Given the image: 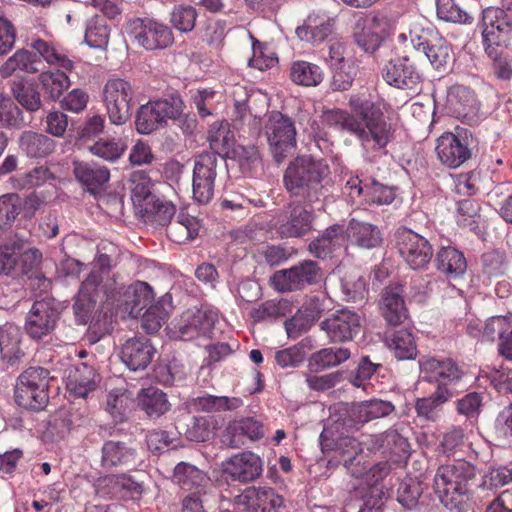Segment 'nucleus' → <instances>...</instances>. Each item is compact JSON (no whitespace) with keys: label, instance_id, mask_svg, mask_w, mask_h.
Returning <instances> with one entry per match:
<instances>
[{"label":"nucleus","instance_id":"22","mask_svg":"<svg viewBox=\"0 0 512 512\" xmlns=\"http://www.w3.org/2000/svg\"><path fill=\"white\" fill-rule=\"evenodd\" d=\"M348 104L355 116L365 122L366 128L370 130V135H373L379 142L391 140V125L379 109H375L373 104L359 95H351Z\"/></svg>","mask_w":512,"mask_h":512},{"label":"nucleus","instance_id":"54","mask_svg":"<svg viewBox=\"0 0 512 512\" xmlns=\"http://www.w3.org/2000/svg\"><path fill=\"white\" fill-rule=\"evenodd\" d=\"M105 481L113 496L136 498L143 492V484L126 474L112 475L107 477Z\"/></svg>","mask_w":512,"mask_h":512},{"label":"nucleus","instance_id":"39","mask_svg":"<svg viewBox=\"0 0 512 512\" xmlns=\"http://www.w3.org/2000/svg\"><path fill=\"white\" fill-rule=\"evenodd\" d=\"M96 372L93 367L81 363L70 371L67 388L78 397L85 398L96 388Z\"/></svg>","mask_w":512,"mask_h":512},{"label":"nucleus","instance_id":"20","mask_svg":"<svg viewBox=\"0 0 512 512\" xmlns=\"http://www.w3.org/2000/svg\"><path fill=\"white\" fill-rule=\"evenodd\" d=\"M360 316L348 309L337 310L319 324L332 343L352 340L360 331Z\"/></svg>","mask_w":512,"mask_h":512},{"label":"nucleus","instance_id":"32","mask_svg":"<svg viewBox=\"0 0 512 512\" xmlns=\"http://www.w3.org/2000/svg\"><path fill=\"white\" fill-rule=\"evenodd\" d=\"M21 343L20 327L12 323H6L0 327V355L9 365L16 364L24 356Z\"/></svg>","mask_w":512,"mask_h":512},{"label":"nucleus","instance_id":"29","mask_svg":"<svg viewBox=\"0 0 512 512\" xmlns=\"http://www.w3.org/2000/svg\"><path fill=\"white\" fill-rule=\"evenodd\" d=\"M72 165L75 178L92 194L97 193L110 179L109 169L98 163L74 160Z\"/></svg>","mask_w":512,"mask_h":512},{"label":"nucleus","instance_id":"51","mask_svg":"<svg viewBox=\"0 0 512 512\" xmlns=\"http://www.w3.org/2000/svg\"><path fill=\"white\" fill-rule=\"evenodd\" d=\"M175 481L186 490L192 488H204L210 479L200 469L188 463H179L174 468Z\"/></svg>","mask_w":512,"mask_h":512},{"label":"nucleus","instance_id":"35","mask_svg":"<svg viewBox=\"0 0 512 512\" xmlns=\"http://www.w3.org/2000/svg\"><path fill=\"white\" fill-rule=\"evenodd\" d=\"M346 232L355 245L364 249L376 248L383 240L378 226L354 218L349 221Z\"/></svg>","mask_w":512,"mask_h":512},{"label":"nucleus","instance_id":"33","mask_svg":"<svg viewBox=\"0 0 512 512\" xmlns=\"http://www.w3.org/2000/svg\"><path fill=\"white\" fill-rule=\"evenodd\" d=\"M41 60L27 49H18L0 66V76L4 79L15 73L35 74L40 71Z\"/></svg>","mask_w":512,"mask_h":512},{"label":"nucleus","instance_id":"8","mask_svg":"<svg viewBox=\"0 0 512 512\" xmlns=\"http://www.w3.org/2000/svg\"><path fill=\"white\" fill-rule=\"evenodd\" d=\"M270 149L277 162L282 161L296 145V129L293 121L281 112L269 114L264 126Z\"/></svg>","mask_w":512,"mask_h":512},{"label":"nucleus","instance_id":"27","mask_svg":"<svg viewBox=\"0 0 512 512\" xmlns=\"http://www.w3.org/2000/svg\"><path fill=\"white\" fill-rule=\"evenodd\" d=\"M224 471L233 480L249 482L262 473V461L252 452H242L232 456L225 464Z\"/></svg>","mask_w":512,"mask_h":512},{"label":"nucleus","instance_id":"15","mask_svg":"<svg viewBox=\"0 0 512 512\" xmlns=\"http://www.w3.org/2000/svg\"><path fill=\"white\" fill-rule=\"evenodd\" d=\"M313 207L293 199L288 205L289 212L279 215L275 223L280 236L298 238L306 235L312 229L315 219Z\"/></svg>","mask_w":512,"mask_h":512},{"label":"nucleus","instance_id":"61","mask_svg":"<svg viewBox=\"0 0 512 512\" xmlns=\"http://www.w3.org/2000/svg\"><path fill=\"white\" fill-rule=\"evenodd\" d=\"M130 402V398L123 390L115 389L107 395L106 409L115 421L122 422L125 419Z\"/></svg>","mask_w":512,"mask_h":512},{"label":"nucleus","instance_id":"58","mask_svg":"<svg viewBox=\"0 0 512 512\" xmlns=\"http://www.w3.org/2000/svg\"><path fill=\"white\" fill-rule=\"evenodd\" d=\"M22 123L21 109L9 96L0 93V126L19 127Z\"/></svg>","mask_w":512,"mask_h":512},{"label":"nucleus","instance_id":"23","mask_svg":"<svg viewBox=\"0 0 512 512\" xmlns=\"http://www.w3.org/2000/svg\"><path fill=\"white\" fill-rule=\"evenodd\" d=\"M236 500L248 512H278L284 506L283 497L270 487L246 488Z\"/></svg>","mask_w":512,"mask_h":512},{"label":"nucleus","instance_id":"59","mask_svg":"<svg viewBox=\"0 0 512 512\" xmlns=\"http://www.w3.org/2000/svg\"><path fill=\"white\" fill-rule=\"evenodd\" d=\"M512 482V469L507 466L490 468L477 486L479 490H492Z\"/></svg>","mask_w":512,"mask_h":512},{"label":"nucleus","instance_id":"37","mask_svg":"<svg viewBox=\"0 0 512 512\" xmlns=\"http://www.w3.org/2000/svg\"><path fill=\"white\" fill-rule=\"evenodd\" d=\"M19 148L29 158H45L53 153V139L39 132L24 131L19 137Z\"/></svg>","mask_w":512,"mask_h":512},{"label":"nucleus","instance_id":"44","mask_svg":"<svg viewBox=\"0 0 512 512\" xmlns=\"http://www.w3.org/2000/svg\"><path fill=\"white\" fill-rule=\"evenodd\" d=\"M199 221L190 215L180 213L167 227V236L175 243L183 244L193 240L199 232Z\"/></svg>","mask_w":512,"mask_h":512},{"label":"nucleus","instance_id":"2","mask_svg":"<svg viewBox=\"0 0 512 512\" xmlns=\"http://www.w3.org/2000/svg\"><path fill=\"white\" fill-rule=\"evenodd\" d=\"M329 174L330 169L324 159L300 156L286 168L283 182L292 199L305 205H315L325 197L324 182Z\"/></svg>","mask_w":512,"mask_h":512},{"label":"nucleus","instance_id":"10","mask_svg":"<svg viewBox=\"0 0 512 512\" xmlns=\"http://www.w3.org/2000/svg\"><path fill=\"white\" fill-rule=\"evenodd\" d=\"M320 276L321 270L315 261L303 260L289 269L276 271L271 283L279 292H292L317 283Z\"/></svg>","mask_w":512,"mask_h":512},{"label":"nucleus","instance_id":"31","mask_svg":"<svg viewBox=\"0 0 512 512\" xmlns=\"http://www.w3.org/2000/svg\"><path fill=\"white\" fill-rule=\"evenodd\" d=\"M380 310L389 325L396 326L404 322L408 310L400 287H387L383 290Z\"/></svg>","mask_w":512,"mask_h":512},{"label":"nucleus","instance_id":"43","mask_svg":"<svg viewBox=\"0 0 512 512\" xmlns=\"http://www.w3.org/2000/svg\"><path fill=\"white\" fill-rule=\"evenodd\" d=\"M38 82L44 94L52 101L58 100L70 87L69 77L59 69L42 71L38 76Z\"/></svg>","mask_w":512,"mask_h":512},{"label":"nucleus","instance_id":"48","mask_svg":"<svg viewBox=\"0 0 512 512\" xmlns=\"http://www.w3.org/2000/svg\"><path fill=\"white\" fill-rule=\"evenodd\" d=\"M448 103L453 113L458 117H466L476 109L477 101L473 91L462 85L451 88L448 94Z\"/></svg>","mask_w":512,"mask_h":512},{"label":"nucleus","instance_id":"4","mask_svg":"<svg viewBox=\"0 0 512 512\" xmlns=\"http://www.w3.org/2000/svg\"><path fill=\"white\" fill-rule=\"evenodd\" d=\"M482 21L485 51L491 59H497L498 48L507 47L512 35V2L485 9Z\"/></svg>","mask_w":512,"mask_h":512},{"label":"nucleus","instance_id":"40","mask_svg":"<svg viewBox=\"0 0 512 512\" xmlns=\"http://www.w3.org/2000/svg\"><path fill=\"white\" fill-rule=\"evenodd\" d=\"M10 91L17 103L27 112H37L43 106L41 94L37 87L28 83L24 78L14 80L11 83Z\"/></svg>","mask_w":512,"mask_h":512},{"label":"nucleus","instance_id":"64","mask_svg":"<svg viewBox=\"0 0 512 512\" xmlns=\"http://www.w3.org/2000/svg\"><path fill=\"white\" fill-rule=\"evenodd\" d=\"M422 488L419 482L409 480L400 483L397 490V500L406 509L412 510L419 505Z\"/></svg>","mask_w":512,"mask_h":512},{"label":"nucleus","instance_id":"9","mask_svg":"<svg viewBox=\"0 0 512 512\" xmlns=\"http://www.w3.org/2000/svg\"><path fill=\"white\" fill-rule=\"evenodd\" d=\"M128 34L132 40L146 50L163 49L173 41L171 29L149 18H135L128 23Z\"/></svg>","mask_w":512,"mask_h":512},{"label":"nucleus","instance_id":"25","mask_svg":"<svg viewBox=\"0 0 512 512\" xmlns=\"http://www.w3.org/2000/svg\"><path fill=\"white\" fill-rule=\"evenodd\" d=\"M155 348L146 337L129 338L122 345L120 358L132 371L144 370L151 363Z\"/></svg>","mask_w":512,"mask_h":512},{"label":"nucleus","instance_id":"12","mask_svg":"<svg viewBox=\"0 0 512 512\" xmlns=\"http://www.w3.org/2000/svg\"><path fill=\"white\" fill-rule=\"evenodd\" d=\"M60 318L55 300L45 297L36 300L25 320V331L34 340H41L51 334Z\"/></svg>","mask_w":512,"mask_h":512},{"label":"nucleus","instance_id":"45","mask_svg":"<svg viewBox=\"0 0 512 512\" xmlns=\"http://www.w3.org/2000/svg\"><path fill=\"white\" fill-rule=\"evenodd\" d=\"M42 262V253L37 248H28L23 252L19 251V274L35 276L39 287L47 291L51 286V281L45 276H38L40 265Z\"/></svg>","mask_w":512,"mask_h":512},{"label":"nucleus","instance_id":"63","mask_svg":"<svg viewBox=\"0 0 512 512\" xmlns=\"http://www.w3.org/2000/svg\"><path fill=\"white\" fill-rule=\"evenodd\" d=\"M21 214L20 196L8 193L0 197V227L11 225Z\"/></svg>","mask_w":512,"mask_h":512},{"label":"nucleus","instance_id":"52","mask_svg":"<svg viewBox=\"0 0 512 512\" xmlns=\"http://www.w3.org/2000/svg\"><path fill=\"white\" fill-rule=\"evenodd\" d=\"M387 345L399 360H411L417 355V348L413 335L407 330H398L390 337L387 336Z\"/></svg>","mask_w":512,"mask_h":512},{"label":"nucleus","instance_id":"17","mask_svg":"<svg viewBox=\"0 0 512 512\" xmlns=\"http://www.w3.org/2000/svg\"><path fill=\"white\" fill-rule=\"evenodd\" d=\"M216 320L217 314L213 311L189 309L172 322L171 334L185 341L207 336L212 332Z\"/></svg>","mask_w":512,"mask_h":512},{"label":"nucleus","instance_id":"3","mask_svg":"<svg viewBox=\"0 0 512 512\" xmlns=\"http://www.w3.org/2000/svg\"><path fill=\"white\" fill-rule=\"evenodd\" d=\"M475 476L476 469L471 463L456 460L438 467L433 488L446 507H457L462 497L472 492Z\"/></svg>","mask_w":512,"mask_h":512},{"label":"nucleus","instance_id":"11","mask_svg":"<svg viewBox=\"0 0 512 512\" xmlns=\"http://www.w3.org/2000/svg\"><path fill=\"white\" fill-rule=\"evenodd\" d=\"M323 118L330 127L354 135L364 148L381 150L390 142V140L379 142L373 135H370V130L366 128L364 121L346 110L338 108L327 110L324 112Z\"/></svg>","mask_w":512,"mask_h":512},{"label":"nucleus","instance_id":"38","mask_svg":"<svg viewBox=\"0 0 512 512\" xmlns=\"http://www.w3.org/2000/svg\"><path fill=\"white\" fill-rule=\"evenodd\" d=\"M137 402L149 418H159L168 412L171 406L167 395L155 387L140 390L137 395Z\"/></svg>","mask_w":512,"mask_h":512},{"label":"nucleus","instance_id":"47","mask_svg":"<svg viewBox=\"0 0 512 512\" xmlns=\"http://www.w3.org/2000/svg\"><path fill=\"white\" fill-rule=\"evenodd\" d=\"M290 78L297 85L311 87L319 85L324 78V74L318 65L299 60L292 63Z\"/></svg>","mask_w":512,"mask_h":512},{"label":"nucleus","instance_id":"1","mask_svg":"<svg viewBox=\"0 0 512 512\" xmlns=\"http://www.w3.org/2000/svg\"><path fill=\"white\" fill-rule=\"evenodd\" d=\"M422 379L427 383L436 384L435 391L427 396L417 398L415 411L423 421L435 422L445 403L450 401L463 388V371L450 358L424 356L419 360Z\"/></svg>","mask_w":512,"mask_h":512},{"label":"nucleus","instance_id":"14","mask_svg":"<svg viewBox=\"0 0 512 512\" xmlns=\"http://www.w3.org/2000/svg\"><path fill=\"white\" fill-rule=\"evenodd\" d=\"M218 163L215 153H202L195 159L192 192L194 200L200 204L209 203L214 196Z\"/></svg>","mask_w":512,"mask_h":512},{"label":"nucleus","instance_id":"5","mask_svg":"<svg viewBox=\"0 0 512 512\" xmlns=\"http://www.w3.org/2000/svg\"><path fill=\"white\" fill-rule=\"evenodd\" d=\"M50 373L43 367H29L23 371L15 386V401L26 409L41 410L48 401Z\"/></svg>","mask_w":512,"mask_h":512},{"label":"nucleus","instance_id":"41","mask_svg":"<svg viewBox=\"0 0 512 512\" xmlns=\"http://www.w3.org/2000/svg\"><path fill=\"white\" fill-rule=\"evenodd\" d=\"M437 269L449 279L462 276L467 269V262L462 252L452 247H442L436 257Z\"/></svg>","mask_w":512,"mask_h":512},{"label":"nucleus","instance_id":"16","mask_svg":"<svg viewBox=\"0 0 512 512\" xmlns=\"http://www.w3.org/2000/svg\"><path fill=\"white\" fill-rule=\"evenodd\" d=\"M396 246L401 257L412 269L426 267L433 256L428 240L407 228L397 231Z\"/></svg>","mask_w":512,"mask_h":512},{"label":"nucleus","instance_id":"50","mask_svg":"<svg viewBox=\"0 0 512 512\" xmlns=\"http://www.w3.org/2000/svg\"><path fill=\"white\" fill-rule=\"evenodd\" d=\"M30 47L40 60L43 59L49 65H58L66 70H72L74 67L73 61L61 53L51 42L36 38L31 41Z\"/></svg>","mask_w":512,"mask_h":512},{"label":"nucleus","instance_id":"62","mask_svg":"<svg viewBox=\"0 0 512 512\" xmlns=\"http://www.w3.org/2000/svg\"><path fill=\"white\" fill-rule=\"evenodd\" d=\"M166 297H163L156 305H150L143 315L142 326L150 333L157 332L167 320L168 312L164 308Z\"/></svg>","mask_w":512,"mask_h":512},{"label":"nucleus","instance_id":"53","mask_svg":"<svg viewBox=\"0 0 512 512\" xmlns=\"http://www.w3.org/2000/svg\"><path fill=\"white\" fill-rule=\"evenodd\" d=\"M208 141L212 151L223 161L222 155L226 154L233 143V136L226 121L213 123L208 131Z\"/></svg>","mask_w":512,"mask_h":512},{"label":"nucleus","instance_id":"28","mask_svg":"<svg viewBox=\"0 0 512 512\" xmlns=\"http://www.w3.org/2000/svg\"><path fill=\"white\" fill-rule=\"evenodd\" d=\"M394 409L395 407L390 401L375 398L352 403L347 409V416L354 425H363L369 421L390 415Z\"/></svg>","mask_w":512,"mask_h":512},{"label":"nucleus","instance_id":"57","mask_svg":"<svg viewBox=\"0 0 512 512\" xmlns=\"http://www.w3.org/2000/svg\"><path fill=\"white\" fill-rule=\"evenodd\" d=\"M197 16L194 7L179 5L172 10L170 23L180 32L187 33L194 29Z\"/></svg>","mask_w":512,"mask_h":512},{"label":"nucleus","instance_id":"46","mask_svg":"<svg viewBox=\"0 0 512 512\" xmlns=\"http://www.w3.org/2000/svg\"><path fill=\"white\" fill-rule=\"evenodd\" d=\"M130 181L132 183L131 198L136 206L143 209L146 204L153 202L157 198L153 191L154 183H152L145 171L133 172L130 176Z\"/></svg>","mask_w":512,"mask_h":512},{"label":"nucleus","instance_id":"60","mask_svg":"<svg viewBox=\"0 0 512 512\" xmlns=\"http://www.w3.org/2000/svg\"><path fill=\"white\" fill-rule=\"evenodd\" d=\"M287 306V301L269 300L254 308L250 315L256 322L272 321L284 316Z\"/></svg>","mask_w":512,"mask_h":512},{"label":"nucleus","instance_id":"7","mask_svg":"<svg viewBox=\"0 0 512 512\" xmlns=\"http://www.w3.org/2000/svg\"><path fill=\"white\" fill-rule=\"evenodd\" d=\"M134 89L121 78L110 79L103 89V100L109 120L114 125H123L131 117Z\"/></svg>","mask_w":512,"mask_h":512},{"label":"nucleus","instance_id":"56","mask_svg":"<svg viewBox=\"0 0 512 512\" xmlns=\"http://www.w3.org/2000/svg\"><path fill=\"white\" fill-rule=\"evenodd\" d=\"M54 176L46 166H37L23 174L12 177L13 186L17 189H31L46 183Z\"/></svg>","mask_w":512,"mask_h":512},{"label":"nucleus","instance_id":"30","mask_svg":"<svg viewBox=\"0 0 512 512\" xmlns=\"http://www.w3.org/2000/svg\"><path fill=\"white\" fill-rule=\"evenodd\" d=\"M320 445L323 451H335L339 461L350 469L362 452L360 443L353 437L342 436L336 440L330 438L324 430L320 435Z\"/></svg>","mask_w":512,"mask_h":512},{"label":"nucleus","instance_id":"6","mask_svg":"<svg viewBox=\"0 0 512 512\" xmlns=\"http://www.w3.org/2000/svg\"><path fill=\"white\" fill-rule=\"evenodd\" d=\"M183 112V101L177 95L150 101L137 111L135 126L138 133L148 135L158 130L167 119H177Z\"/></svg>","mask_w":512,"mask_h":512},{"label":"nucleus","instance_id":"26","mask_svg":"<svg viewBox=\"0 0 512 512\" xmlns=\"http://www.w3.org/2000/svg\"><path fill=\"white\" fill-rule=\"evenodd\" d=\"M102 282L101 274L93 270L82 282L79 292L75 298L73 309L78 322L87 323L97 302L98 287Z\"/></svg>","mask_w":512,"mask_h":512},{"label":"nucleus","instance_id":"21","mask_svg":"<svg viewBox=\"0 0 512 512\" xmlns=\"http://www.w3.org/2000/svg\"><path fill=\"white\" fill-rule=\"evenodd\" d=\"M141 463L132 445L125 441L107 440L101 448L100 466L103 470L134 469Z\"/></svg>","mask_w":512,"mask_h":512},{"label":"nucleus","instance_id":"42","mask_svg":"<svg viewBox=\"0 0 512 512\" xmlns=\"http://www.w3.org/2000/svg\"><path fill=\"white\" fill-rule=\"evenodd\" d=\"M343 225L333 224L327 227L309 244V251L318 258H324L338 247L344 239Z\"/></svg>","mask_w":512,"mask_h":512},{"label":"nucleus","instance_id":"34","mask_svg":"<svg viewBox=\"0 0 512 512\" xmlns=\"http://www.w3.org/2000/svg\"><path fill=\"white\" fill-rule=\"evenodd\" d=\"M154 299L152 288L146 282H136L130 285L123 294L124 311L133 318L149 307Z\"/></svg>","mask_w":512,"mask_h":512},{"label":"nucleus","instance_id":"19","mask_svg":"<svg viewBox=\"0 0 512 512\" xmlns=\"http://www.w3.org/2000/svg\"><path fill=\"white\" fill-rule=\"evenodd\" d=\"M409 37L410 45L416 52L423 53L434 69L444 71L453 63L451 45L443 37L436 34L427 38L412 31Z\"/></svg>","mask_w":512,"mask_h":512},{"label":"nucleus","instance_id":"13","mask_svg":"<svg viewBox=\"0 0 512 512\" xmlns=\"http://www.w3.org/2000/svg\"><path fill=\"white\" fill-rule=\"evenodd\" d=\"M472 136L466 130L447 132L437 139L436 153L440 162L448 168H458L472 156Z\"/></svg>","mask_w":512,"mask_h":512},{"label":"nucleus","instance_id":"24","mask_svg":"<svg viewBox=\"0 0 512 512\" xmlns=\"http://www.w3.org/2000/svg\"><path fill=\"white\" fill-rule=\"evenodd\" d=\"M336 20L326 12L318 10L309 13L304 23L296 28L297 37L312 45H318L332 34Z\"/></svg>","mask_w":512,"mask_h":512},{"label":"nucleus","instance_id":"55","mask_svg":"<svg viewBox=\"0 0 512 512\" xmlns=\"http://www.w3.org/2000/svg\"><path fill=\"white\" fill-rule=\"evenodd\" d=\"M142 210L148 221L159 226L169 225L176 212L175 206L171 202L161 200L158 197L153 202L146 204Z\"/></svg>","mask_w":512,"mask_h":512},{"label":"nucleus","instance_id":"36","mask_svg":"<svg viewBox=\"0 0 512 512\" xmlns=\"http://www.w3.org/2000/svg\"><path fill=\"white\" fill-rule=\"evenodd\" d=\"M351 356V351L345 347H327L314 352L308 358L310 372L318 373L339 366Z\"/></svg>","mask_w":512,"mask_h":512},{"label":"nucleus","instance_id":"49","mask_svg":"<svg viewBox=\"0 0 512 512\" xmlns=\"http://www.w3.org/2000/svg\"><path fill=\"white\" fill-rule=\"evenodd\" d=\"M341 291L345 301L363 302L368 294L363 275L358 270L347 272L341 279Z\"/></svg>","mask_w":512,"mask_h":512},{"label":"nucleus","instance_id":"18","mask_svg":"<svg viewBox=\"0 0 512 512\" xmlns=\"http://www.w3.org/2000/svg\"><path fill=\"white\" fill-rule=\"evenodd\" d=\"M382 75L386 83L395 88L413 92L420 88L421 74L408 55L390 59L384 65Z\"/></svg>","mask_w":512,"mask_h":512}]
</instances>
